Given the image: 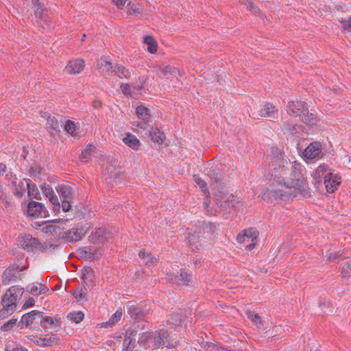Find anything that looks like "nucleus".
<instances>
[{
    "label": "nucleus",
    "instance_id": "f257e3e1",
    "mask_svg": "<svg viewBox=\"0 0 351 351\" xmlns=\"http://www.w3.org/2000/svg\"><path fill=\"white\" fill-rule=\"evenodd\" d=\"M268 160L269 180L285 189L263 191L261 193L263 200L267 202L278 199L286 201L298 194L304 197L311 196L310 189L300 163L291 162L284 156L280 148L275 146L270 148Z\"/></svg>",
    "mask_w": 351,
    "mask_h": 351
},
{
    "label": "nucleus",
    "instance_id": "f03ea898",
    "mask_svg": "<svg viewBox=\"0 0 351 351\" xmlns=\"http://www.w3.org/2000/svg\"><path fill=\"white\" fill-rule=\"evenodd\" d=\"M153 340L154 348L158 349L164 347L170 349L173 348L176 344V342L170 339L168 332L164 328H161L154 333Z\"/></svg>",
    "mask_w": 351,
    "mask_h": 351
},
{
    "label": "nucleus",
    "instance_id": "7ed1b4c3",
    "mask_svg": "<svg viewBox=\"0 0 351 351\" xmlns=\"http://www.w3.org/2000/svg\"><path fill=\"white\" fill-rule=\"evenodd\" d=\"M258 232L254 228L245 230L237 235V240L240 243H246L247 250H252L256 243Z\"/></svg>",
    "mask_w": 351,
    "mask_h": 351
},
{
    "label": "nucleus",
    "instance_id": "20e7f679",
    "mask_svg": "<svg viewBox=\"0 0 351 351\" xmlns=\"http://www.w3.org/2000/svg\"><path fill=\"white\" fill-rule=\"evenodd\" d=\"M60 198L62 201V208L64 212H68L71 210V203L73 197V189L72 187L66 185H62L58 189Z\"/></svg>",
    "mask_w": 351,
    "mask_h": 351
},
{
    "label": "nucleus",
    "instance_id": "39448f33",
    "mask_svg": "<svg viewBox=\"0 0 351 351\" xmlns=\"http://www.w3.org/2000/svg\"><path fill=\"white\" fill-rule=\"evenodd\" d=\"M166 278L171 282L180 286L187 285L192 282L193 276L191 272L185 269H180L179 275L167 273Z\"/></svg>",
    "mask_w": 351,
    "mask_h": 351
},
{
    "label": "nucleus",
    "instance_id": "423d86ee",
    "mask_svg": "<svg viewBox=\"0 0 351 351\" xmlns=\"http://www.w3.org/2000/svg\"><path fill=\"white\" fill-rule=\"evenodd\" d=\"M23 293V288L19 286H12L6 291L2 298V300H7L6 302L9 304L13 303L12 305L16 308L17 302L21 299Z\"/></svg>",
    "mask_w": 351,
    "mask_h": 351
},
{
    "label": "nucleus",
    "instance_id": "0eeeda50",
    "mask_svg": "<svg viewBox=\"0 0 351 351\" xmlns=\"http://www.w3.org/2000/svg\"><path fill=\"white\" fill-rule=\"evenodd\" d=\"M18 242L24 250L27 251L40 250L42 249L41 244L39 241L30 234L19 237Z\"/></svg>",
    "mask_w": 351,
    "mask_h": 351
},
{
    "label": "nucleus",
    "instance_id": "6e6552de",
    "mask_svg": "<svg viewBox=\"0 0 351 351\" xmlns=\"http://www.w3.org/2000/svg\"><path fill=\"white\" fill-rule=\"evenodd\" d=\"M86 228L84 226L75 227L63 232L62 239L68 242H76L86 234Z\"/></svg>",
    "mask_w": 351,
    "mask_h": 351
},
{
    "label": "nucleus",
    "instance_id": "1a4fd4ad",
    "mask_svg": "<svg viewBox=\"0 0 351 351\" xmlns=\"http://www.w3.org/2000/svg\"><path fill=\"white\" fill-rule=\"evenodd\" d=\"M322 145L319 142H313L309 144L302 153L304 159L310 160L319 157L322 154Z\"/></svg>",
    "mask_w": 351,
    "mask_h": 351
},
{
    "label": "nucleus",
    "instance_id": "9d476101",
    "mask_svg": "<svg viewBox=\"0 0 351 351\" xmlns=\"http://www.w3.org/2000/svg\"><path fill=\"white\" fill-rule=\"evenodd\" d=\"M13 207L14 203L9 195V191L0 184V208L11 213Z\"/></svg>",
    "mask_w": 351,
    "mask_h": 351
},
{
    "label": "nucleus",
    "instance_id": "9b49d317",
    "mask_svg": "<svg viewBox=\"0 0 351 351\" xmlns=\"http://www.w3.org/2000/svg\"><path fill=\"white\" fill-rule=\"evenodd\" d=\"M341 184V178L336 174L332 173H328L325 176V180H324V184L325 189L328 193H334L337 187Z\"/></svg>",
    "mask_w": 351,
    "mask_h": 351
},
{
    "label": "nucleus",
    "instance_id": "f8f14e48",
    "mask_svg": "<svg viewBox=\"0 0 351 351\" xmlns=\"http://www.w3.org/2000/svg\"><path fill=\"white\" fill-rule=\"evenodd\" d=\"M112 232L105 228H99L89 236L92 243L105 242L112 239Z\"/></svg>",
    "mask_w": 351,
    "mask_h": 351
},
{
    "label": "nucleus",
    "instance_id": "ddd939ff",
    "mask_svg": "<svg viewBox=\"0 0 351 351\" xmlns=\"http://www.w3.org/2000/svg\"><path fill=\"white\" fill-rule=\"evenodd\" d=\"M128 313L134 319H142L149 314L150 311L146 306L143 307L133 304L128 306Z\"/></svg>",
    "mask_w": 351,
    "mask_h": 351
},
{
    "label": "nucleus",
    "instance_id": "4468645a",
    "mask_svg": "<svg viewBox=\"0 0 351 351\" xmlns=\"http://www.w3.org/2000/svg\"><path fill=\"white\" fill-rule=\"evenodd\" d=\"M306 105V104L304 101H291L287 106V112L289 114L298 116L301 119L302 115L307 111Z\"/></svg>",
    "mask_w": 351,
    "mask_h": 351
},
{
    "label": "nucleus",
    "instance_id": "2eb2a0df",
    "mask_svg": "<svg viewBox=\"0 0 351 351\" xmlns=\"http://www.w3.org/2000/svg\"><path fill=\"white\" fill-rule=\"evenodd\" d=\"M258 116L268 119H274L278 116V109L271 103H265L263 107L258 110Z\"/></svg>",
    "mask_w": 351,
    "mask_h": 351
},
{
    "label": "nucleus",
    "instance_id": "dca6fc26",
    "mask_svg": "<svg viewBox=\"0 0 351 351\" xmlns=\"http://www.w3.org/2000/svg\"><path fill=\"white\" fill-rule=\"evenodd\" d=\"M43 193L49 198L50 202L53 205L54 210H59L60 207V202L58 197L54 194L51 186L47 184H43L41 186Z\"/></svg>",
    "mask_w": 351,
    "mask_h": 351
},
{
    "label": "nucleus",
    "instance_id": "f3484780",
    "mask_svg": "<svg viewBox=\"0 0 351 351\" xmlns=\"http://www.w3.org/2000/svg\"><path fill=\"white\" fill-rule=\"evenodd\" d=\"M27 215L32 217H43L45 211L43 208V205L40 202L32 201L27 206Z\"/></svg>",
    "mask_w": 351,
    "mask_h": 351
},
{
    "label": "nucleus",
    "instance_id": "a211bd4d",
    "mask_svg": "<svg viewBox=\"0 0 351 351\" xmlns=\"http://www.w3.org/2000/svg\"><path fill=\"white\" fill-rule=\"evenodd\" d=\"M186 315L185 313L180 312H176L171 315V317L167 319V324L173 327H182L184 326Z\"/></svg>",
    "mask_w": 351,
    "mask_h": 351
},
{
    "label": "nucleus",
    "instance_id": "6ab92c4d",
    "mask_svg": "<svg viewBox=\"0 0 351 351\" xmlns=\"http://www.w3.org/2000/svg\"><path fill=\"white\" fill-rule=\"evenodd\" d=\"M136 330H129L126 331L123 343V351H132L136 345Z\"/></svg>",
    "mask_w": 351,
    "mask_h": 351
},
{
    "label": "nucleus",
    "instance_id": "aec40b11",
    "mask_svg": "<svg viewBox=\"0 0 351 351\" xmlns=\"http://www.w3.org/2000/svg\"><path fill=\"white\" fill-rule=\"evenodd\" d=\"M42 315L43 313L38 311H32L26 313L22 316L19 326H21V328L23 327L24 325L27 326L32 324L36 318H40Z\"/></svg>",
    "mask_w": 351,
    "mask_h": 351
},
{
    "label": "nucleus",
    "instance_id": "412c9836",
    "mask_svg": "<svg viewBox=\"0 0 351 351\" xmlns=\"http://www.w3.org/2000/svg\"><path fill=\"white\" fill-rule=\"evenodd\" d=\"M84 67V61L82 59H77L70 61L65 69L69 74H78Z\"/></svg>",
    "mask_w": 351,
    "mask_h": 351
},
{
    "label": "nucleus",
    "instance_id": "4be33fe9",
    "mask_svg": "<svg viewBox=\"0 0 351 351\" xmlns=\"http://www.w3.org/2000/svg\"><path fill=\"white\" fill-rule=\"evenodd\" d=\"M138 256L142 259L144 265L147 267H154L158 262V256L152 255L145 250H141L138 253Z\"/></svg>",
    "mask_w": 351,
    "mask_h": 351
},
{
    "label": "nucleus",
    "instance_id": "5701e85b",
    "mask_svg": "<svg viewBox=\"0 0 351 351\" xmlns=\"http://www.w3.org/2000/svg\"><path fill=\"white\" fill-rule=\"evenodd\" d=\"M78 254L82 258L90 261L98 258L101 255V252H100L99 254H97L93 252V248L92 247H85L78 250Z\"/></svg>",
    "mask_w": 351,
    "mask_h": 351
},
{
    "label": "nucleus",
    "instance_id": "b1692460",
    "mask_svg": "<svg viewBox=\"0 0 351 351\" xmlns=\"http://www.w3.org/2000/svg\"><path fill=\"white\" fill-rule=\"evenodd\" d=\"M330 173L329 171V169L328 165L323 164L319 165L313 173V179L315 181V184H320L321 179L322 177L325 179V176L326 173Z\"/></svg>",
    "mask_w": 351,
    "mask_h": 351
},
{
    "label": "nucleus",
    "instance_id": "393cba45",
    "mask_svg": "<svg viewBox=\"0 0 351 351\" xmlns=\"http://www.w3.org/2000/svg\"><path fill=\"white\" fill-rule=\"evenodd\" d=\"M234 201V196L232 195V194H229L221 196L219 198H217L216 204L217 206H224L225 208L226 207V206L228 207H234L235 206Z\"/></svg>",
    "mask_w": 351,
    "mask_h": 351
},
{
    "label": "nucleus",
    "instance_id": "a878e982",
    "mask_svg": "<svg viewBox=\"0 0 351 351\" xmlns=\"http://www.w3.org/2000/svg\"><path fill=\"white\" fill-rule=\"evenodd\" d=\"M100 71L105 72L110 75H114L117 74L115 67L112 66V62L105 60H101L98 64Z\"/></svg>",
    "mask_w": 351,
    "mask_h": 351
},
{
    "label": "nucleus",
    "instance_id": "bb28decb",
    "mask_svg": "<svg viewBox=\"0 0 351 351\" xmlns=\"http://www.w3.org/2000/svg\"><path fill=\"white\" fill-rule=\"evenodd\" d=\"M6 301L1 300L2 308L0 310V319L6 318L15 311V308L12 305L13 303L9 304Z\"/></svg>",
    "mask_w": 351,
    "mask_h": 351
},
{
    "label": "nucleus",
    "instance_id": "cd10ccee",
    "mask_svg": "<svg viewBox=\"0 0 351 351\" xmlns=\"http://www.w3.org/2000/svg\"><path fill=\"white\" fill-rule=\"evenodd\" d=\"M123 141L128 147L135 150H137L141 145L139 140L134 135L130 133L126 134V136L123 138Z\"/></svg>",
    "mask_w": 351,
    "mask_h": 351
},
{
    "label": "nucleus",
    "instance_id": "c85d7f7f",
    "mask_svg": "<svg viewBox=\"0 0 351 351\" xmlns=\"http://www.w3.org/2000/svg\"><path fill=\"white\" fill-rule=\"evenodd\" d=\"M156 68L160 72V76L176 75L179 73L178 69L169 65H158Z\"/></svg>",
    "mask_w": 351,
    "mask_h": 351
},
{
    "label": "nucleus",
    "instance_id": "c756f323",
    "mask_svg": "<svg viewBox=\"0 0 351 351\" xmlns=\"http://www.w3.org/2000/svg\"><path fill=\"white\" fill-rule=\"evenodd\" d=\"M199 234H202L201 230H199L197 234L195 232L189 234L188 241L193 250H198L201 247L200 238L202 236H199Z\"/></svg>",
    "mask_w": 351,
    "mask_h": 351
},
{
    "label": "nucleus",
    "instance_id": "7c9ffc66",
    "mask_svg": "<svg viewBox=\"0 0 351 351\" xmlns=\"http://www.w3.org/2000/svg\"><path fill=\"white\" fill-rule=\"evenodd\" d=\"M123 315L122 309L119 308L117 311L111 316L109 320L106 322L102 323L101 326L105 328L112 327L120 321Z\"/></svg>",
    "mask_w": 351,
    "mask_h": 351
},
{
    "label": "nucleus",
    "instance_id": "2f4dec72",
    "mask_svg": "<svg viewBox=\"0 0 351 351\" xmlns=\"http://www.w3.org/2000/svg\"><path fill=\"white\" fill-rule=\"evenodd\" d=\"M149 137L151 140L155 143L162 144L164 141L163 133L157 128H152L149 130Z\"/></svg>",
    "mask_w": 351,
    "mask_h": 351
},
{
    "label": "nucleus",
    "instance_id": "473e14b6",
    "mask_svg": "<svg viewBox=\"0 0 351 351\" xmlns=\"http://www.w3.org/2000/svg\"><path fill=\"white\" fill-rule=\"evenodd\" d=\"M144 43L147 45V50L149 53H154L157 51L158 45L154 37L151 36H145Z\"/></svg>",
    "mask_w": 351,
    "mask_h": 351
},
{
    "label": "nucleus",
    "instance_id": "72a5a7b5",
    "mask_svg": "<svg viewBox=\"0 0 351 351\" xmlns=\"http://www.w3.org/2000/svg\"><path fill=\"white\" fill-rule=\"evenodd\" d=\"M136 113L139 119L148 120L150 117L149 109L143 106H138L136 109Z\"/></svg>",
    "mask_w": 351,
    "mask_h": 351
},
{
    "label": "nucleus",
    "instance_id": "f704fd0d",
    "mask_svg": "<svg viewBox=\"0 0 351 351\" xmlns=\"http://www.w3.org/2000/svg\"><path fill=\"white\" fill-rule=\"evenodd\" d=\"M193 179L196 184L202 190L204 195L208 197L210 193L206 186V182L197 175L193 176Z\"/></svg>",
    "mask_w": 351,
    "mask_h": 351
},
{
    "label": "nucleus",
    "instance_id": "c9c22d12",
    "mask_svg": "<svg viewBox=\"0 0 351 351\" xmlns=\"http://www.w3.org/2000/svg\"><path fill=\"white\" fill-rule=\"evenodd\" d=\"M95 150V147L92 144H88L82 152L81 159L84 162H87L90 159L92 153H93Z\"/></svg>",
    "mask_w": 351,
    "mask_h": 351
},
{
    "label": "nucleus",
    "instance_id": "e433bc0d",
    "mask_svg": "<svg viewBox=\"0 0 351 351\" xmlns=\"http://www.w3.org/2000/svg\"><path fill=\"white\" fill-rule=\"evenodd\" d=\"M300 119L308 125H314L317 121L315 115L313 113H309L308 110L303 115H302V118Z\"/></svg>",
    "mask_w": 351,
    "mask_h": 351
},
{
    "label": "nucleus",
    "instance_id": "4c0bfd02",
    "mask_svg": "<svg viewBox=\"0 0 351 351\" xmlns=\"http://www.w3.org/2000/svg\"><path fill=\"white\" fill-rule=\"evenodd\" d=\"M93 273L90 267L84 268L82 273V278L86 285H89L93 282Z\"/></svg>",
    "mask_w": 351,
    "mask_h": 351
},
{
    "label": "nucleus",
    "instance_id": "58836bf2",
    "mask_svg": "<svg viewBox=\"0 0 351 351\" xmlns=\"http://www.w3.org/2000/svg\"><path fill=\"white\" fill-rule=\"evenodd\" d=\"M28 291L33 295H39L45 292L43 285L39 283L33 284L29 286Z\"/></svg>",
    "mask_w": 351,
    "mask_h": 351
},
{
    "label": "nucleus",
    "instance_id": "ea45409f",
    "mask_svg": "<svg viewBox=\"0 0 351 351\" xmlns=\"http://www.w3.org/2000/svg\"><path fill=\"white\" fill-rule=\"evenodd\" d=\"M46 127L48 130L58 131V122L54 117L48 116L47 118Z\"/></svg>",
    "mask_w": 351,
    "mask_h": 351
},
{
    "label": "nucleus",
    "instance_id": "a19ab883",
    "mask_svg": "<svg viewBox=\"0 0 351 351\" xmlns=\"http://www.w3.org/2000/svg\"><path fill=\"white\" fill-rule=\"evenodd\" d=\"M202 229L204 234L202 237L206 238L207 236L215 232L216 228L211 223H204L202 226Z\"/></svg>",
    "mask_w": 351,
    "mask_h": 351
},
{
    "label": "nucleus",
    "instance_id": "79ce46f5",
    "mask_svg": "<svg viewBox=\"0 0 351 351\" xmlns=\"http://www.w3.org/2000/svg\"><path fill=\"white\" fill-rule=\"evenodd\" d=\"M154 333L150 332H145L139 334L138 342L139 344H145L150 339H153Z\"/></svg>",
    "mask_w": 351,
    "mask_h": 351
},
{
    "label": "nucleus",
    "instance_id": "37998d69",
    "mask_svg": "<svg viewBox=\"0 0 351 351\" xmlns=\"http://www.w3.org/2000/svg\"><path fill=\"white\" fill-rule=\"evenodd\" d=\"M117 75L120 78L125 77L129 78L130 77V71L122 65H116L115 66Z\"/></svg>",
    "mask_w": 351,
    "mask_h": 351
},
{
    "label": "nucleus",
    "instance_id": "c03bdc74",
    "mask_svg": "<svg viewBox=\"0 0 351 351\" xmlns=\"http://www.w3.org/2000/svg\"><path fill=\"white\" fill-rule=\"evenodd\" d=\"M67 317L72 322L78 324L84 318V313L81 311L70 313Z\"/></svg>",
    "mask_w": 351,
    "mask_h": 351
},
{
    "label": "nucleus",
    "instance_id": "a18cd8bd",
    "mask_svg": "<svg viewBox=\"0 0 351 351\" xmlns=\"http://www.w3.org/2000/svg\"><path fill=\"white\" fill-rule=\"evenodd\" d=\"M29 339L40 346H42V347L48 346L46 335L44 337H38V336H31L29 337Z\"/></svg>",
    "mask_w": 351,
    "mask_h": 351
},
{
    "label": "nucleus",
    "instance_id": "49530a36",
    "mask_svg": "<svg viewBox=\"0 0 351 351\" xmlns=\"http://www.w3.org/2000/svg\"><path fill=\"white\" fill-rule=\"evenodd\" d=\"M64 130L71 136H75L76 125L75 123L71 120H67L64 125Z\"/></svg>",
    "mask_w": 351,
    "mask_h": 351
},
{
    "label": "nucleus",
    "instance_id": "de8ad7c7",
    "mask_svg": "<svg viewBox=\"0 0 351 351\" xmlns=\"http://www.w3.org/2000/svg\"><path fill=\"white\" fill-rule=\"evenodd\" d=\"M342 278L347 280H351V262L345 265L341 270Z\"/></svg>",
    "mask_w": 351,
    "mask_h": 351
},
{
    "label": "nucleus",
    "instance_id": "09e8293b",
    "mask_svg": "<svg viewBox=\"0 0 351 351\" xmlns=\"http://www.w3.org/2000/svg\"><path fill=\"white\" fill-rule=\"evenodd\" d=\"M247 317L254 324L259 328L263 324V321L258 314H254L253 313H247Z\"/></svg>",
    "mask_w": 351,
    "mask_h": 351
},
{
    "label": "nucleus",
    "instance_id": "8fccbe9b",
    "mask_svg": "<svg viewBox=\"0 0 351 351\" xmlns=\"http://www.w3.org/2000/svg\"><path fill=\"white\" fill-rule=\"evenodd\" d=\"M134 126H136V131L137 132H143L145 131L146 129L148 128L149 124H148V120H141L139 121H137L136 123L133 124Z\"/></svg>",
    "mask_w": 351,
    "mask_h": 351
},
{
    "label": "nucleus",
    "instance_id": "3c124183",
    "mask_svg": "<svg viewBox=\"0 0 351 351\" xmlns=\"http://www.w3.org/2000/svg\"><path fill=\"white\" fill-rule=\"evenodd\" d=\"M33 3L38 7L37 10H36L35 13L36 15L38 17H40L41 22H44L45 23L47 22L45 18H43L41 15L43 14V8L41 6V3H40L39 0H32Z\"/></svg>",
    "mask_w": 351,
    "mask_h": 351
},
{
    "label": "nucleus",
    "instance_id": "603ef678",
    "mask_svg": "<svg viewBox=\"0 0 351 351\" xmlns=\"http://www.w3.org/2000/svg\"><path fill=\"white\" fill-rule=\"evenodd\" d=\"M285 129L291 134H295L299 132L300 127L293 125L289 121L285 123Z\"/></svg>",
    "mask_w": 351,
    "mask_h": 351
},
{
    "label": "nucleus",
    "instance_id": "864d4df0",
    "mask_svg": "<svg viewBox=\"0 0 351 351\" xmlns=\"http://www.w3.org/2000/svg\"><path fill=\"white\" fill-rule=\"evenodd\" d=\"M28 190V196L30 199L38 198L37 197V189L34 185H30L29 183L26 184Z\"/></svg>",
    "mask_w": 351,
    "mask_h": 351
},
{
    "label": "nucleus",
    "instance_id": "5fc2aeb1",
    "mask_svg": "<svg viewBox=\"0 0 351 351\" xmlns=\"http://www.w3.org/2000/svg\"><path fill=\"white\" fill-rule=\"evenodd\" d=\"M341 256V254L339 252H327L325 257L329 261H336Z\"/></svg>",
    "mask_w": 351,
    "mask_h": 351
},
{
    "label": "nucleus",
    "instance_id": "6e6d98bb",
    "mask_svg": "<svg viewBox=\"0 0 351 351\" xmlns=\"http://www.w3.org/2000/svg\"><path fill=\"white\" fill-rule=\"evenodd\" d=\"M16 324V319H11L7 322H5L3 326L1 327V330L2 331H8L10 328H12L14 326H15Z\"/></svg>",
    "mask_w": 351,
    "mask_h": 351
},
{
    "label": "nucleus",
    "instance_id": "4d7b16f0",
    "mask_svg": "<svg viewBox=\"0 0 351 351\" xmlns=\"http://www.w3.org/2000/svg\"><path fill=\"white\" fill-rule=\"evenodd\" d=\"M41 323H47L51 327H56L58 325V322L56 319H54L51 317L46 316L43 318V321L41 322Z\"/></svg>",
    "mask_w": 351,
    "mask_h": 351
},
{
    "label": "nucleus",
    "instance_id": "13d9d810",
    "mask_svg": "<svg viewBox=\"0 0 351 351\" xmlns=\"http://www.w3.org/2000/svg\"><path fill=\"white\" fill-rule=\"evenodd\" d=\"M128 14L131 16H136L140 13L139 9L135 4H128Z\"/></svg>",
    "mask_w": 351,
    "mask_h": 351
},
{
    "label": "nucleus",
    "instance_id": "bf43d9fd",
    "mask_svg": "<svg viewBox=\"0 0 351 351\" xmlns=\"http://www.w3.org/2000/svg\"><path fill=\"white\" fill-rule=\"evenodd\" d=\"M208 176L215 182H217L221 179V175L219 172H217L215 169H210L208 172Z\"/></svg>",
    "mask_w": 351,
    "mask_h": 351
},
{
    "label": "nucleus",
    "instance_id": "052dcab7",
    "mask_svg": "<svg viewBox=\"0 0 351 351\" xmlns=\"http://www.w3.org/2000/svg\"><path fill=\"white\" fill-rule=\"evenodd\" d=\"M106 170L112 178L115 176L117 174L121 173V170L120 169L117 170L115 167L112 165H108L106 167Z\"/></svg>",
    "mask_w": 351,
    "mask_h": 351
},
{
    "label": "nucleus",
    "instance_id": "680f3d73",
    "mask_svg": "<svg viewBox=\"0 0 351 351\" xmlns=\"http://www.w3.org/2000/svg\"><path fill=\"white\" fill-rule=\"evenodd\" d=\"M47 345L51 346L52 344H56L58 343V339L55 335H47Z\"/></svg>",
    "mask_w": 351,
    "mask_h": 351
},
{
    "label": "nucleus",
    "instance_id": "e2e57ef3",
    "mask_svg": "<svg viewBox=\"0 0 351 351\" xmlns=\"http://www.w3.org/2000/svg\"><path fill=\"white\" fill-rule=\"evenodd\" d=\"M121 89L123 95L127 96H132L130 86L128 84H121Z\"/></svg>",
    "mask_w": 351,
    "mask_h": 351
},
{
    "label": "nucleus",
    "instance_id": "0e129e2a",
    "mask_svg": "<svg viewBox=\"0 0 351 351\" xmlns=\"http://www.w3.org/2000/svg\"><path fill=\"white\" fill-rule=\"evenodd\" d=\"M73 295L78 301L82 299L84 296V292L82 289L78 288L76 290H75L73 292Z\"/></svg>",
    "mask_w": 351,
    "mask_h": 351
},
{
    "label": "nucleus",
    "instance_id": "69168bd1",
    "mask_svg": "<svg viewBox=\"0 0 351 351\" xmlns=\"http://www.w3.org/2000/svg\"><path fill=\"white\" fill-rule=\"evenodd\" d=\"M341 23L343 25V27L345 29H351V17H350L348 19H342L341 21Z\"/></svg>",
    "mask_w": 351,
    "mask_h": 351
},
{
    "label": "nucleus",
    "instance_id": "338daca9",
    "mask_svg": "<svg viewBox=\"0 0 351 351\" xmlns=\"http://www.w3.org/2000/svg\"><path fill=\"white\" fill-rule=\"evenodd\" d=\"M35 303V301L33 298H29L28 300L25 302L23 304V308H28L32 306Z\"/></svg>",
    "mask_w": 351,
    "mask_h": 351
},
{
    "label": "nucleus",
    "instance_id": "774afa93",
    "mask_svg": "<svg viewBox=\"0 0 351 351\" xmlns=\"http://www.w3.org/2000/svg\"><path fill=\"white\" fill-rule=\"evenodd\" d=\"M114 3L119 7V6H123L127 1V0H112Z\"/></svg>",
    "mask_w": 351,
    "mask_h": 351
}]
</instances>
